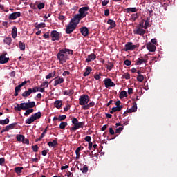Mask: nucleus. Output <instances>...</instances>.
Segmentation results:
<instances>
[{"instance_id": "obj_31", "label": "nucleus", "mask_w": 177, "mask_h": 177, "mask_svg": "<svg viewBox=\"0 0 177 177\" xmlns=\"http://www.w3.org/2000/svg\"><path fill=\"white\" fill-rule=\"evenodd\" d=\"M10 123V119L9 118H6L5 120H0V124L1 125H7L8 124Z\"/></svg>"}, {"instance_id": "obj_38", "label": "nucleus", "mask_w": 177, "mask_h": 177, "mask_svg": "<svg viewBox=\"0 0 177 177\" xmlns=\"http://www.w3.org/2000/svg\"><path fill=\"white\" fill-rule=\"evenodd\" d=\"M128 94L127 92L126 91H122L120 92V98L122 99L124 97H127Z\"/></svg>"}, {"instance_id": "obj_26", "label": "nucleus", "mask_w": 177, "mask_h": 177, "mask_svg": "<svg viewBox=\"0 0 177 177\" xmlns=\"http://www.w3.org/2000/svg\"><path fill=\"white\" fill-rule=\"evenodd\" d=\"M54 105L56 107V109H62V101L56 100L54 103Z\"/></svg>"}, {"instance_id": "obj_57", "label": "nucleus", "mask_w": 177, "mask_h": 177, "mask_svg": "<svg viewBox=\"0 0 177 177\" xmlns=\"http://www.w3.org/2000/svg\"><path fill=\"white\" fill-rule=\"evenodd\" d=\"M22 143L29 145L30 144V140L28 139H24L22 140Z\"/></svg>"}, {"instance_id": "obj_44", "label": "nucleus", "mask_w": 177, "mask_h": 177, "mask_svg": "<svg viewBox=\"0 0 177 177\" xmlns=\"http://www.w3.org/2000/svg\"><path fill=\"white\" fill-rule=\"evenodd\" d=\"M55 71H54L53 73H50L48 75H46V79H50L52 77H55Z\"/></svg>"}, {"instance_id": "obj_58", "label": "nucleus", "mask_w": 177, "mask_h": 177, "mask_svg": "<svg viewBox=\"0 0 177 177\" xmlns=\"http://www.w3.org/2000/svg\"><path fill=\"white\" fill-rule=\"evenodd\" d=\"M91 140V136H87L85 137V141L86 142H90Z\"/></svg>"}, {"instance_id": "obj_1", "label": "nucleus", "mask_w": 177, "mask_h": 177, "mask_svg": "<svg viewBox=\"0 0 177 177\" xmlns=\"http://www.w3.org/2000/svg\"><path fill=\"white\" fill-rule=\"evenodd\" d=\"M73 50L67 49V48H64L57 53V59L59 61L61 64H63V63H65L68 60V55H73Z\"/></svg>"}, {"instance_id": "obj_9", "label": "nucleus", "mask_w": 177, "mask_h": 177, "mask_svg": "<svg viewBox=\"0 0 177 177\" xmlns=\"http://www.w3.org/2000/svg\"><path fill=\"white\" fill-rule=\"evenodd\" d=\"M24 104V111L27 110V109H32V107L35 106V102H23Z\"/></svg>"}, {"instance_id": "obj_13", "label": "nucleus", "mask_w": 177, "mask_h": 177, "mask_svg": "<svg viewBox=\"0 0 177 177\" xmlns=\"http://www.w3.org/2000/svg\"><path fill=\"white\" fill-rule=\"evenodd\" d=\"M6 55H7V53H3L2 55L0 56L1 64H5V63H7L10 60V58L6 57Z\"/></svg>"}, {"instance_id": "obj_60", "label": "nucleus", "mask_w": 177, "mask_h": 177, "mask_svg": "<svg viewBox=\"0 0 177 177\" xmlns=\"http://www.w3.org/2000/svg\"><path fill=\"white\" fill-rule=\"evenodd\" d=\"M109 0H104L102 2V6H106L107 4H109Z\"/></svg>"}, {"instance_id": "obj_6", "label": "nucleus", "mask_w": 177, "mask_h": 177, "mask_svg": "<svg viewBox=\"0 0 177 177\" xmlns=\"http://www.w3.org/2000/svg\"><path fill=\"white\" fill-rule=\"evenodd\" d=\"M84 122H80L75 124V125L72 126V127L70 129L71 132H75L80 128H84Z\"/></svg>"}, {"instance_id": "obj_40", "label": "nucleus", "mask_w": 177, "mask_h": 177, "mask_svg": "<svg viewBox=\"0 0 177 177\" xmlns=\"http://www.w3.org/2000/svg\"><path fill=\"white\" fill-rule=\"evenodd\" d=\"M24 139H25V136L21 135V134L17 135V140L18 142H23V140Z\"/></svg>"}, {"instance_id": "obj_63", "label": "nucleus", "mask_w": 177, "mask_h": 177, "mask_svg": "<svg viewBox=\"0 0 177 177\" xmlns=\"http://www.w3.org/2000/svg\"><path fill=\"white\" fill-rule=\"evenodd\" d=\"M43 37L44 39H48L49 38V32L45 33L44 35H43Z\"/></svg>"}, {"instance_id": "obj_48", "label": "nucleus", "mask_w": 177, "mask_h": 177, "mask_svg": "<svg viewBox=\"0 0 177 177\" xmlns=\"http://www.w3.org/2000/svg\"><path fill=\"white\" fill-rule=\"evenodd\" d=\"M45 8V4H44V3L41 2V3H39V4L37 5V8H38L39 10H41V9H43V8Z\"/></svg>"}, {"instance_id": "obj_37", "label": "nucleus", "mask_w": 177, "mask_h": 177, "mask_svg": "<svg viewBox=\"0 0 177 177\" xmlns=\"http://www.w3.org/2000/svg\"><path fill=\"white\" fill-rule=\"evenodd\" d=\"M35 25H36V28H37V30H39V28H45L46 27V24L44 23V22H41L39 24H38V23H36Z\"/></svg>"}, {"instance_id": "obj_50", "label": "nucleus", "mask_w": 177, "mask_h": 177, "mask_svg": "<svg viewBox=\"0 0 177 177\" xmlns=\"http://www.w3.org/2000/svg\"><path fill=\"white\" fill-rule=\"evenodd\" d=\"M72 124H73V126H75V124L79 122V120L76 118H73L71 121Z\"/></svg>"}, {"instance_id": "obj_16", "label": "nucleus", "mask_w": 177, "mask_h": 177, "mask_svg": "<svg viewBox=\"0 0 177 177\" xmlns=\"http://www.w3.org/2000/svg\"><path fill=\"white\" fill-rule=\"evenodd\" d=\"M148 57L146 56L145 58H143L142 57H140L138 58L136 62V64L138 66L142 65V63H147Z\"/></svg>"}, {"instance_id": "obj_62", "label": "nucleus", "mask_w": 177, "mask_h": 177, "mask_svg": "<svg viewBox=\"0 0 177 177\" xmlns=\"http://www.w3.org/2000/svg\"><path fill=\"white\" fill-rule=\"evenodd\" d=\"M70 108H71V106L68 105V104H67L66 106L64 107V111L65 112H67V111L70 109Z\"/></svg>"}, {"instance_id": "obj_55", "label": "nucleus", "mask_w": 177, "mask_h": 177, "mask_svg": "<svg viewBox=\"0 0 177 177\" xmlns=\"http://www.w3.org/2000/svg\"><path fill=\"white\" fill-rule=\"evenodd\" d=\"M132 64L131 61H129V59H125L124 60V65L126 66H131Z\"/></svg>"}, {"instance_id": "obj_3", "label": "nucleus", "mask_w": 177, "mask_h": 177, "mask_svg": "<svg viewBox=\"0 0 177 177\" xmlns=\"http://www.w3.org/2000/svg\"><path fill=\"white\" fill-rule=\"evenodd\" d=\"M89 100H90V98L88 95H81L80 97L79 98V104L81 106H84L85 104H88Z\"/></svg>"}, {"instance_id": "obj_32", "label": "nucleus", "mask_w": 177, "mask_h": 177, "mask_svg": "<svg viewBox=\"0 0 177 177\" xmlns=\"http://www.w3.org/2000/svg\"><path fill=\"white\" fill-rule=\"evenodd\" d=\"M32 116H33L35 121L37 120H39V118L41 117V113L37 112V113L33 114Z\"/></svg>"}, {"instance_id": "obj_21", "label": "nucleus", "mask_w": 177, "mask_h": 177, "mask_svg": "<svg viewBox=\"0 0 177 177\" xmlns=\"http://www.w3.org/2000/svg\"><path fill=\"white\" fill-rule=\"evenodd\" d=\"M15 110L17 111H20L21 110H24V102L21 104H16V106H15Z\"/></svg>"}, {"instance_id": "obj_34", "label": "nucleus", "mask_w": 177, "mask_h": 177, "mask_svg": "<svg viewBox=\"0 0 177 177\" xmlns=\"http://www.w3.org/2000/svg\"><path fill=\"white\" fill-rule=\"evenodd\" d=\"M12 38L15 39L17 36V29L16 27H13L12 30Z\"/></svg>"}, {"instance_id": "obj_22", "label": "nucleus", "mask_w": 177, "mask_h": 177, "mask_svg": "<svg viewBox=\"0 0 177 177\" xmlns=\"http://www.w3.org/2000/svg\"><path fill=\"white\" fill-rule=\"evenodd\" d=\"M30 94H32V88H28L27 91H25L24 93H22V97H28Z\"/></svg>"}, {"instance_id": "obj_43", "label": "nucleus", "mask_w": 177, "mask_h": 177, "mask_svg": "<svg viewBox=\"0 0 177 177\" xmlns=\"http://www.w3.org/2000/svg\"><path fill=\"white\" fill-rule=\"evenodd\" d=\"M35 119H34V117H33V115H32V116L28 119H26V124H31L33 122H35Z\"/></svg>"}, {"instance_id": "obj_47", "label": "nucleus", "mask_w": 177, "mask_h": 177, "mask_svg": "<svg viewBox=\"0 0 177 177\" xmlns=\"http://www.w3.org/2000/svg\"><path fill=\"white\" fill-rule=\"evenodd\" d=\"M144 80V76L142 75H139L137 77V81L140 82H142Z\"/></svg>"}, {"instance_id": "obj_19", "label": "nucleus", "mask_w": 177, "mask_h": 177, "mask_svg": "<svg viewBox=\"0 0 177 177\" xmlns=\"http://www.w3.org/2000/svg\"><path fill=\"white\" fill-rule=\"evenodd\" d=\"M96 59V55L95 53H91L89 55H88V57L86 59V62H90L91 61H93Z\"/></svg>"}, {"instance_id": "obj_28", "label": "nucleus", "mask_w": 177, "mask_h": 177, "mask_svg": "<svg viewBox=\"0 0 177 177\" xmlns=\"http://www.w3.org/2000/svg\"><path fill=\"white\" fill-rule=\"evenodd\" d=\"M84 149V147H79L77 148L75 153H76V159H80V151L81 150Z\"/></svg>"}, {"instance_id": "obj_36", "label": "nucleus", "mask_w": 177, "mask_h": 177, "mask_svg": "<svg viewBox=\"0 0 177 177\" xmlns=\"http://www.w3.org/2000/svg\"><path fill=\"white\" fill-rule=\"evenodd\" d=\"M106 66L108 71L113 70V68L114 67V64H113V62H109L108 64H106Z\"/></svg>"}, {"instance_id": "obj_12", "label": "nucleus", "mask_w": 177, "mask_h": 177, "mask_svg": "<svg viewBox=\"0 0 177 177\" xmlns=\"http://www.w3.org/2000/svg\"><path fill=\"white\" fill-rule=\"evenodd\" d=\"M81 21V18L79 17L78 14H76V15L71 19V21L72 24H73L75 27H77V25L79 24L80 21Z\"/></svg>"}, {"instance_id": "obj_59", "label": "nucleus", "mask_w": 177, "mask_h": 177, "mask_svg": "<svg viewBox=\"0 0 177 177\" xmlns=\"http://www.w3.org/2000/svg\"><path fill=\"white\" fill-rule=\"evenodd\" d=\"M48 151H49V150H44L41 151V155L45 156L48 154Z\"/></svg>"}, {"instance_id": "obj_17", "label": "nucleus", "mask_w": 177, "mask_h": 177, "mask_svg": "<svg viewBox=\"0 0 177 177\" xmlns=\"http://www.w3.org/2000/svg\"><path fill=\"white\" fill-rule=\"evenodd\" d=\"M80 32L82 36L87 37L89 34L88 28L87 27H82L80 28Z\"/></svg>"}, {"instance_id": "obj_14", "label": "nucleus", "mask_w": 177, "mask_h": 177, "mask_svg": "<svg viewBox=\"0 0 177 177\" xmlns=\"http://www.w3.org/2000/svg\"><path fill=\"white\" fill-rule=\"evenodd\" d=\"M20 16H21L20 12H12L9 15L8 19L15 20L17 19V17H19Z\"/></svg>"}, {"instance_id": "obj_15", "label": "nucleus", "mask_w": 177, "mask_h": 177, "mask_svg": "<svg viewBox=\"0 0 177 177\" xmlns=\"http://www.w3.org/2000/svg\"><path fill=\"white\" fill-rule=\"evenodd\" d=\"M55 79V80L54 81V84H53L54 87H56L57 85L62 84L64 82V78L59 77V76H57Z\"/></svg>"}, {"instance_id": "obj_18", "label": "nucleus", "mask_w": 177, "mask_h": 177, "mask_svg": "<svg viewBox=\"0 0 177 177\" xmlns=\"http://www.w3.org/2000/svg\"><path fill=\"white\" fill-rule=\"evenodd\" d=\"M107 24L110 25V26L109 27L110 30H113V28L116 27L115 21H113V19H111L107 20Z\"/></svg>"}, {"instance_id": "obj_56", "label": "nucleus", "mask_w": 177, "mask_h": 177, "mask_svg": "<svg viewBox=\"0 0 177 177\" xmlns=\"http://www.w3.org/2000/svg\"><path fill=\"white\" fill-rule=\"evenodd\" d=\"M123 77L129 80L131 78V75L129 73H124V75H123Z\"/></svg>"}, {"instance_id": "obj_23", "label": "nucleus", "mask_w": 177, "mask_h": 177, "mask_svg": "<svg viewBox=\"0 0 177 177\" xmlns=\"http://www.w3.org/2000/svg\"><path fill=\"white\" fill-rule=\"evenodd\" d=\"M122 105H121L120 106H115V107H113L111 109V110L110 111V113L111 114H113L114 112H116V111H120L122 109Z\"/></svg>"}, {"instance_id": "obj_61", "label": "nucleus", "mask_w": 177, "mask_h": 177, "mask_svg": "<svg viewBox=\"0 0 177 177\" xmlns=\"http://www.w3.org/2000/svg\"><path fill=\"white\" fill-rule=\"evenodd\" d=\"M89 109H90V106H89L88 104L83 105L84 110H88Z\"/></svg>"}, {"instance_id": "obj_54", "label": "nucleus", "mask_w": 177, "mask_h": 177, "mask_svg": "<svg viewBox=\"0 0 177 177\" xmlns=\"http://www.w3.org/2000/svg\"><path fill=\"white\" fill-rule=\"evenodd\" d=\"M32 151H35V153H37V151H38V149H39V147L38 145H34V146H32Z\"/></svg>"}, {"instance_id": "obj_33", "label": "nucleus", "mask_w": 177, "mask_h": 177, "mask_svg": "<svg viewBox=\"0 0 177 177\" xmlns=\"http://www.w3.org/2000/svg\"><path fill=\"white\" fill-rule=\"evenodd\" d=\"M80 171L83 173V174H86L88 171V167L86 166V165H84V166L80 168Z\"/></svg>"}, {"instance_id": "obj_41", "label": "nucleus", "mask_w": 177, "mask_h": 177, "mask_svg": "<svg viewBox=\"0 0 177 177\" xmlns=\"http://www.w3.org/2000/svg\"><path fill=\"white\" fill-rule=\"evenodd\" d=\"M150 26H151V24H150L149 20L146 19V21H145V24H144V30H147V28Z\"/></svg>"}, {"instance_id": "obj_7", "label": "nucleus", "mask_w": 177, "mask_h": 177, "mask_svg": "<svg viewBox=\"0 0 177 177\" xmlns=\"http://www.w3.org/2000/svg\"><path fill=\"white\" fill-rule=\"evenodd\" d=\"M50 36L52 41H59L60 39V35L57 30H52Z\"/></svg>"}, {"instance_id": "obj_42", "label": "nucleus", "mask_w": 177, "mask_h": 177, "mask_svg": "<svg viewBox=\"0 0 177 177\" xmlns=\"http://www.w3.org/2000/svg\"><path fill=\"white\" fill-rule=\"evenodd\" d=\"M19 47L21 50H25L26 49L25 44H24V42H22L21 41L19 42Z\"/></svg>"}, {"instance_id": "obj_25", "label": "nucleus", "mask_w": 177, "mask_h": 177, "mask_svg": "<svg viewBox=\"0 0 177 177\" xmlns=\"http://www.w3.org/2000/svg\"><path fill=\"white\" fill-rule=\"evenodd\" d=\"M59 144L57 142V139L48 142V145L49 146V147H55V146H57Z\"/></svg>"}, {"instance_id": "obj_27", "label": "nucleus", "mask_w": 177, "mask_h": 177, "mask_svg": "<svg viewBox=\"0 0 177 177\" xmlns=\"http://www.w3.org/2000/svg\"><path fill=\"white\" fill-rule=\"evenodd\" d=\"M127 13H135L136 12H138V8H126Z\"/></svg>"}, {"instance_id": "obj_30", "label": "nucleus", "mask_w": 177, "mask_h": 177, "mask_svg": "<svg viewBox=\"0 0 177 177\" xmlns=\"http://www.w3.org/2000/svg\"><path fill=\"white\" fill-rule=\"evenodd\" d=\"M24 167H17L15 168V171L17 174V175H20L21 173L23 172Z\"/></svg>"}, {"instance_id": "obj_52", "label": "nucleus", "mask_w": 177, "mask_h": 177, "mask_svg": "<svg viewBox=\"0 0 177 177\" xmlns=\"http://www.w3.org/2000/svg\"><path fill=\"white\" fill-rule=\"evenodd\" d=\"M124 128L122 127L118 128L115 131V133H121V132L123 131Z\"/></svg>"}, {"instance_id": "obj_64", "label": "nucleus", "mask_w": 177, "mask_h": 177, "mask_svg": "<svg viewBox=\"0 0 177 177\" xmlns=\"http://www.w3.org/2000/svg\"><path fill=\"white\" fill-rule=\"evenodd\" d=\"M104 15H105L106 17H108L110 15V11H109V9L105 10Z\"/></svg>"}, {"instance_id": "obj_5", "label": "nucleus", "mask_w": 177, "mask_h": 177, "mask_svg": "<svg viewBox=\"0 0 177 177\" xmlns=\"http://www.w3.org/2000/svg\"><path fill=\"white\" fill-rule=\"evenodd\" d=\"M76 26L75 25H74L73 24H72L71 21H70V23L66 25V32L67 34H71L75 30H76Z\"/></svg>"}, {"instance_id": "obj_20", "label": "nucleus", "mask_w": 177, "mask_h": 177, "mask_svg": "<svg viewBox=\"0 0 177 177\" xmlns=\"http://www.w3.org/2000/svg\"><path fill=\"white\" fill-rule=\"evenodd\" d=\"M147 48L151 52L154 53L156 50V46L152 44H148L147 45Z\"/></svg>"}, {"instance_id": "obj_24", "label": "nucleus", "mask_w": 177, "mask_h": 177, "mask_svg": "<svg viewBox=\"0 0 177 177\" xmlns=\"http://www.w3.org/2000/svg\"><path fill=\"white\" fill-rule=\"evenodd\" d=\"M17 125H18V123L17 122H14L12 124H10L9 125H7V129H8V131H10V129H13L15 128H17Z\"/></svg>"}, {"instance_id": "obj_53", "label": "nucleus", "mask_w": 177, "mask_h": 177, "mask_svg": "<svg viewBox=\"0 0 177 177\" xmlns=\"http://www.w3.org/2000/svg\"><path fill=\"white\" fill-rule=\"evenodd\" d=\"M37 92H39V87H38V86L33 87V88L32 89V93H35Z\"/></svg>"}, {"instance_id": "obj_10", "label": "nucleus", "mask_w": 177, "mask_h": 177, "mask_svg": "<svg viewBox=\"0 0 177 177\" xmlns=\"http://www.w3.org/2000/svg\"><path fill=\"white\" fill-rule=\"evenodd\" d=\"M104 83L106 88L115 86V84H114L113 82H112V80L110 78H106L104 81Z\"/></svg>"}, {"instance_id": "obj_2", "label": "nucleus", "mask_w": 177, "mask_h": 177, "mask_svg": "<svg viewBox=\"0 0 177 177\" xmlns=\"http://www.w3.org/2000/svg\"><path fill=\"white\" fill-rule=\"evenodd\" d=\"M88 10H89V7L88 6L82 7L79 9L80 14H78V15L81 20L88 15Z\"/></svg>"}, {"instance_id": "obj_45", "label": "nucleus", "mask_w": 177, "mask_h": 177, "mask_svg": "<svg viewBox=\"0 0 177 177\" xmlns=\"http://www.w3.org/2000/svg\"><path fill=\"white\" fill-rule=\"evenodd\" d=\"M68 122H61V124H59V128L61 129H64L65 127L68 126Z\"/></svg>"}, {"instance_id": "obj_49", "label": "nucleus", "mask_w": 177, "mask_h": 177, "mask_svg": "<svg viewBox=\"0 0 177 177\" xmlns=\"http://www.w3.org/2000/svg\"><path fill=\"white\" fill-rule=\"evenodd\" d=\"M66 115H62L61 116H59L58 120H59V122H62V121L66 120Z\"/></svg>"}, {"instance_id": "obj_51", "label": "nucleus", "mask_w": 177, "mask_h": 177, "mask_svg": "<svg viewBox=\"0 0 177 177\" xmlns=\"http://www.w3.org/2000/svg\"><path fill=\"white\" fill-rule=\"evenodd\" d=\"M45 86L46 88L48 87V81H45L41 84V87L44 88Z\"/></svg>"}, {"instance_id": "obj_8", "label": "nucleus", "mask_w": 177, "mask_h": 177, "mask_svg": "<svg viewBox=\"0 0 177 177\" xmlns=\"http://www.w3.org/2000/svg\"><path fill=\"white\" fill-rule=\"evenodd\" d=\"M138 48L137 45H133L132 42H127L124 46V51L133 50Z\"/></svg>"}, {"instance_id": "obj_39", "label": "nucleus", "mask_w": 177, "mask_h": 177, "mask_svg": "<svg viewBox=\"0 0 177 177\" xmlns=\"http://www.w3.org/2000/svg\"><path fill=\"white\" fill-rule=\"evenodd\" d=\"M12 38L10 37H6L3 39V42L6 44L7 45H10L12 42Z\"/></svg>"}, {"instance_id": "obj_11", "label": "nucleus", "mask_w": 177, "mask_h": 177, "mask_svg": "<svg viewBox=\"0 0 177 177\" xmlns=\"http://www.w3.org/2000/svg\"><path fill=\"white\" fill-rule=\"evenodd\" d=\"M137 110H138L137 103L134 102L133 106L124 113L123 116L126 117V115L128 114L129 113L136 112L137 111Z\"/></svg>"}, {"instance_id": "obj_4", "label": "nucleus", "mask_w": 177, "mask_h": 177, "mask_svg": "<svg viewBox=\"0 0 177 177\" xmlns=\"http://www.w3.org/2000/svg\"><path fill=\"white\" fill-rule=\"evenodd\" d=\"M133 32L136 35L143 37L146 33V30L142 29L141 27H137L135 30H133Z\"/></svg>"}, {"instance_id": "obj_29", "label": "nucleus", "mask_w": 177, "mask_h": 177, "mask_svg": "<svg viewBox=\"0 0 177 177\" xmlns=\"http://www.w3.org/2000/svg\"><path fill=\"white\" fill-rule=\"evenodd\" d=\"M91 71H92V68L91 67H88V66L86 67V71L83 74L84 77L88 76Z\"/></svg>"}, {"instance_id": "obj_35", "label": "nucleus", "mask_w": 177, "mask_h": 177, "mask_svg": "<svg viewBox=\"0 0 177 177\" xmlns=\"http://www.w3.org/2000/svg\"><path fill=\"white\" fill-rule=\"evenodd\" d=\"M26 112L24 113V116H28L31 113L35 111L34 109H26Z\"/></svg>"}, {"instance_id": "obj_46", "label": "nucleus", "mask_w": 177, "mask_h": 177, "mask_svg": "<svg viewBox=\"0 0 177 177\" xmlns=\"http://www.w3.org/2000/svg\"><path fill=\"white\" fill-rule=\"evenodd\" d=\"M73 90H70V91H64L63 94L64 95H71L73 94Z\"/></svg>"}]
</instances>
